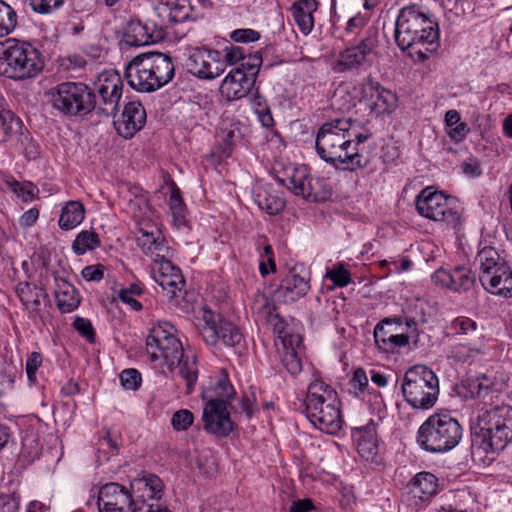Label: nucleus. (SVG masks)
I'll return each mask as SVG.
<instances>
[{
  "label": "nucleus",
  "mask_w": 512,
  "mask_h": 512,
  "mask_svg": "<svg viewBox=\"0 0 512 512\" xmlns=\"http://www.w3.org/2000/svg\"><path fill=\"white\" fill-rule=\"evenodd\" d=\"M511 442V406H496L479 414L472 429L471 455L475 462L491 464Z\"/></svg>",
  "instance_id": "f257e3e1"
},
{
  "label": "nucleus",
  "mask_w": 512,
  "mask_h": 512,
  "mask_svg": "<svg viewBox=\"0 0 512 512\" xmlns=\"http://www.w3.org/2000/svg\"><path fill=\"white\" fill-rule=\"evenodd\" d=\"M174 331V326L168 322L152 327L146 338L147 353L151 362L162 357L170 370L178 366L181 377L186 381V393L191 394L198 377L196 359L184 356L182 343L174 336Z\"/></svg>",
  "instance_id": "f03ea898"
},
{
  "label": "nucleus",
  "mask_w": 512,
  "mask_h": 512,
  "mask_svg": "<svg viewBox=\"0 0 512 512\" xmlns=\"http://www.w3.org/2000/svg\"><path fill=\"white\" fill-rule=\"evenodd\" d=\"M395 41L401 50L415 49L422 61L427 59V51L434 48L416 49L418 46L436 44L439 38L438 23L419 4L403 7L395 23Z\"/></svg>",
  "instance_id": "7ed1b4c3"
},
{
  "label": "nucleus",
  "mask_w": 512,
  "mask_h": 512,
  "mask_svg": "<svg viewBox=\"0 0 512 512\" xmlns=\"http://www.w3.org/2000/svg\"><path fill=\"white\" fill-rule=\"evenodd\" d=\"M346 119L337 118L322 124L319 128L315 147L317 154L336 168L355 171L364 168L367 161L353 146L349 149V140L346 131Z\"/></svg>",
  "instance_id": "20e7f679"
},
{
  "label": "nucleus",
  "mask_w": 512,
  "mask_h": 512,
  "mask_svg": "<svg viewBox=\"0 0 512 512\" xmlns=\"http://www.w3.org/2000/svg\"><path fill=\"white\" fill-rule=\"evenodd\" d=\"M175 75L169 54L149 51L135 56L125 69L131 88L138 92H154L168 84Z\"/></svg>",
  "instance_id": "39448f33"
},
{
  "label": "nucleus",
  "mask_w": 512,
  "mask_h": 512,
  "mask_svg": "<svg viewBox=\"0 0 512 512\" xmlns=\"http://www.w3.org/2000/svg\"><path fill=\"white\" fill-rule=\"evenodd\" d=\"M334 390L324 382L316 380L308 387L307 396L304 401L305 413L309 421L319 430L335 434L342 427L340 409L331 400Z\"/></svg>",
  "instance_id": "423d86ee"
},
{
  "label": "nucleus",
  "mask_w": 512,
  "mask_h": 512,
  "mask_svg": "<svg viewBox=\"0 0 512 512\" xmlns=\"http://www.w3.org/2000/svg\"><path fill=\"white\" fill-rule=\"evenodd\" d=\"M463 429L458 420L447 413H436L420 426L417 441L426 451L443 453L458 445Z\"/></svg>",
  "instance_id": "0eeeda50"
},
{
  "label": "nucleus",
  "mask_w": 512,
  "mask_h": 512,
  "mask_svg": "<svg viewBox=\"0 0 512 512\" xmlns=\"http://www.w3.org/2000/svg\"><path fill=\"white\" fill-rule=\"evenodd\" d=\"M0 63L1 73L14 80L30 79L43 69L39 51L27 42L6 41Z\"/></svg>",
  "instance_id": "6e6552de"
},
{
  "label": "nucleus",
  "mask_w": 512,
  "mask_h": 512,
  "mask_svg": "<svg viewBox=\"0 0 512 512\" xmlns=\"http://www.w3.org/2000/svg\"><path fill=\"white\" fill-rule=\"evenodd\" d=\"M401 388L405 400L414 408L432 407L439 394L438 378L425 365H415L408 369Z\"/></svg>",
  "instance_id": "1a4fd4ad"
},
{
  "label": "nucleus",
  "mask_w": 512,
  "mask_h": 512,
  "mask_svg": "<svg viewBox=\"0 0 512 512\" xmlns=\"http://www.w3.org/2000/svg\"><path fill=\"white\" fill-rule=\"evenodd\" d=\"M52 106L68 117H85L96 108L95 93L82 82H63L51 91Z\"/></svg>",
  "instance_id": "9d476101"
},
{
  "label": "nucleus",
  "mask_w": 512,
  "mask_h": 512,
  "mask_svg": "<svg viewBox=\"0 0 512 512\" xmlns=\"http://www.w3.org/2000/svg\"><path fill=\"white\" fill-rule=\"evenodd\" d=\"M451 199L440 191H433L426 187L416 197L417 212L428 219L441 221L453 228L461 225V214L451 206Z\"/></svg>",
  "instance_id": "9b49d317"
},
{
  "label": "nucleus",
  "mask_w": 512,
  "mask_h": 512,
  "mask_svg": "<svg viewBox=\"0 0 512 512\" xmlns=\"http://www.w3.org/2000/svg\"><path fill=\"white\" fill-rule=\"evenodd\" d=\"M199 333L208 345H215L221 340L225 345L235 347L242 341V333L234 324L216 319L214 312L207 306L201 309Z\"/></svg>",
  "instance_id": "f8f14e48"
},
{
  "label": "nucleus",
  "mask_w": 512,
  "mask_h": 512,
  "mask_svg": "<svg viewBox=\"0 0 512 512\" xmlns=\"http://www.w3.org/2000/svg\"><path fill=\"white\" fill-rule=\"evenodd\" d=\"M99 512H148V503L134 500L130 492L118 483H107L98 494Z\"/></svg>",
  "instance_id": "ddd939ff"
},
{
  "label": "nucleus",
  "mask_w": 512,
  "mask_h": 512,
  "mask_svg": "<svg viewBox=\"0 0 512 512\" xmlns=\"http://www.w3.org/2000/svg\"><path fill=\"white\" fill-rule=\"evenodd\" d=\"M285 185L295 195L313 202H324L332 195V187L327 179L307 175L302 170H296Z\"/></svg>",
  "instance_id": "4468645a"
},
{
  "label": "nucleus",
  "mask_w": 512,
  "mask_h": 512,
  "mask_svg": "<svg viewBox=\"0 0 512 512\" xmlns=\"http://www.w3.org/2000/svg\"><path fill=\"white\" fill-rule=\"evenodd\" d=\"M230 403L224 399H210L203 408L204 429L216 437H227L234 431L236 424L230 417Z\"/></svg>",
  "instance_id": "2eb2a0df"
},
{
  "label": "nucleus",
  "mask_w": 512,
  "mask_h": 512,
  "mask_svg": "<svg viewBox=\"0 0 512 512\" xmlns=\"http://www.w3.org/2000/svg\"><path fill=\"white\" fill-rule=\"evenodd\" d=\"M186 68L198 78L214 79L225 71L226 64L220 51L196 48L190 53Z\"/></svg>",
  "instance_id": "dca6fc26"
},
{
  "label": "nucleus",
  "mask_w": 512,
  "mask_h": 512,
  "mask_svg": "<svg viewBox=\"0 0 512 512\" xmlns=\"http://www.w3.org/2000/svg\"><path fill=\"white\" fill-rule=\"evenodd\" d=\"M401 318H385L374 328V341L377 348L385 353H397L409 344L408 335L400 331Z\"/></svg>",
  "instance_id": "f3484780"
},
{
  "label": "nucleus",
  "mask_w": 512,
  "mask_h": 512,
  "mask_svg": "<svg viewBox=\"0 0 512 512\" xmlns=\"http://www.w3.org/2000/svg\"><path fill=\"white\" fill-rule=\"evenodd\" d=\"M377 38L378 31L376 28L371 27L367 29L357 45L346 48L340 53L338 65L343 66L345 69H351L370 63L378 45Z\"/></svg>",
  "instance_id": "a211bd4d"
},
{
  "label": "nucleus",
  "mask_w": 512,
  "mask_h": 512,
  "mask_svg": "<svg viewBox=\"0 0 512 512\" xmlns=\"http://www.w3.org/2000/svg\"><path fill=\"white\" fill-rule=\"evenodd\" d=\"M476 260L480 267L479 281L484 289H488L487 285L494 286L497 280L500 279L498 274L507 271L509 266L498 251L491 246L482 248L478 252Z\"/></svg>",
  "instance_id": "6ab92c4d"
},
{
  "label": "nucleus",
  "mask_w": 512,
  "mask_h": 512,
  "mask_svg": "<svg viewBox=\"0 0 512 512\" xmlns=\"http://www.w3.org/2000/svg\"><path fill=\"white\" fill-rule=\"evenodd\" d=\"M432 281L440 287L461 292L471 289L475 284L476 278L469 268L456 266L450 271L445 269L436 270L432 275Z\"/></svg>",
  "instance_id": "aec40b11"
},
{
  "label": "nucleus",
  "mask_w": 512,
  "mask_h": 512,
  "mask_svg": "<svg viewBox=\"0 0 512 512\" xmlns=\"http://www.w3.org/2000/svg\"><path fill=\"white\" fill-rule=\"evenodd\" d=\"M362 99L369 100V107L376 115L389 114L396 105V95L379 83L367 79L361 85Z\"/></svg>",
  "instance_id": "412c9836"
},
{
  "label": "nucleus",
  "mask_w": 512,
  "mask_h": 512,
  "mask_svg": "<svg viewBox=\"0 0 512 512\" xmlns=\"http://www.w3.org/2000/svg\"><path fill=\"white\" fill-rule=\"evenodd\" d=\"M146 122V112L140 102H128L125 104L119 119L114 121V126L122 137L128 139L139 131Z\"/></svg>",
  "instance_id": "4be33fe9"
},
{
  "label": "nucleus",
  "mask_w": 512,
  "mask_h": 512,
  "mask_svg": "<svg viewBox=\"0 0 512 512\" xmlns=\"http://www.w3.org/2000/svg\"><path fill=\"white\" fill-rule=\"evenodd\" d=\"M123 82L118 75L106 78L99 87L102 103L97 105L95 111L98 115L115 116L122 96Z\"/></svg>",
  "instance_id": "5701e85b"
},
{
  "label": "nucleus",
  "mask_w": 512,
  "mask_h": 512,
  "mask_svg": "<svg viewBox=\"0 0 512 512\" xmlns=\"http://www.w3.org/2000/svg\"><path fill=\"white\" fill-rule=\"evenodd\" d=\"M308 281L296 272V268L289 270L280 285L274 291V297L284 303H292L305 296L309 290Z\"/></svg>",
  "instance_id": "b1692460"
},
{
  "label": "nucleus",
  "mask_w": 512,
  "mask_h": 512,
  "mask_svg": "<svg viewBox=\"0 0 512 512\" xmlns=\"http://www.w3.org/2000/svg\"><path fill=\"white\" fill-rule=\"evenodd\" d=\"M255 81L242 72L233 68L220 85L221 95L228 101L245 97L252 89Z\"/></svg>",
  "instance_id": "393cba45"
},
{
  "label": "nucleus",
  "mask_w": 512,
  "mask_h": 512,
  "mask_svg": "<svg viewBox=\"0 0 512 512\" xmlns=\"http://www.w3.org/2000/svg\"><path fill=\"white\" fill-rule=\"evenodd\" d=\"M150 30V23L143 24L139 20L131 21L128 25V31L124 34L125 44L139 47L163 40V33L160 30H156L154 34H149Z\"/></svg>",
  "instance_id": "a878e982"
},
{
  "label": "nucleus",
  "mask_w": 512,
  "mask_h": 512,
  "mask_svg": "<svg viewBox=\"0 0 512 512\" xmlns=\"http://www.w3.org/2000/svg\"><path fill=\"white\" fill-rule=\"evenodd\" d=\"M457 336L464 337L463 340L473 342L472 352H483L485 349L482 330L478 328L477 323L467 317L456 318L452 323Z\"/></svg>",
  "instance_id": "bb28decb"
},
{
  "label": "nucleus",
  "mask_w": 512,
  "mask_h": 512,
  "mask_svg": "<svg viewBox=\"0 0 512 512\" xmlns=\"http://www.w3.org/2000/svg\"><path fill=\"white\" fill-rule=\"evenodd\" d=\"M318 9L317 0L296 1L291 12L300 31L307 35L314 27L313 13Z\"/></svg>",
  "instance_id": "cd10ccee"
},
{
  "label": "nucleus",
  "mask_w": 512,
  "mask_h": 512,
  "mask_svg": "<svg viewBox=\"0 0 512 512\" xmlns=\"http://www.w3.org/2000/svg\"><path fill=\"white\" fill-rule=\"evenodd\" d=\"M408 487L414 497L425 501L436 494L437 478L430 472H420L410 480Z\"/></svg>",
  "instance_id": "c85d7f7f"
},
{
  "label": "nucleus",
  "mask_w": 512,
  "mask_h": 512,
  "mask_svg": "<svg viewBox=\"0 0 512 512\" xmlns=\"http://www.w3.org/2000/svg\"><path fill=\"white\" fill-rule=\"evenodd\" d=\"M23 128L22 120L12 111L0 110V144H12Z\"/></svg>",
  "instance_id": "c756f323"
},
{
  "label": "nucleus",
  "mask_w": 512,
  "mask_h": 512,
  "mask_svg": "<svg viewBox=\"0 0 512 512\" xmlns=\"http://www.w3.org/2000/svg\"><path fill=\"white\" fill-rule=\"evenodd\" d=\"M282 342V364L291 375L296 376L302 370V361L298 356L296 348L293 347V343L296 342L298 347L301 343V338L299 335L284 336Z\"/></svg>",
  "instance_id": "7c9ffc66"
},
{
  "label": "nucleus",
  "mask_w": 512,
  "mask_h": 512,
  "mask_svg": "<svg viewBox=\"0 0 512 512\" xmlns=\"http://www.w3.org/2000/svg\"><path fill=\"white\" fill-rule=\"evenodd\" d=\"M15 292L25 308L31 312L38 311L41 297L47 296L42 288L30 282H19Z\"/></svg>",
  "instance_id": "2f4dec72"
},
{
  "label": "nucleus",
  "mask_w": 512,
  "mask_h": 512,
  "mask_svg": "<svg viewBox=\"0 0 512 512\" xmlns=\"http://www.w3.org/2000/svg\"><path fill=\"white\" fill-rule=\"evenodd\" d=\"M55 301L62 313L72 312L80 304L76 289L64 280L58 283V289L55 291Z\"/></svg>",
  "instance_id": "473e14b6"
},
{
  "label": "nucleus",
  "mask_w": 512,
  "mask_h": 512,
  "mask_svg": "<svg viewBox=\"0 0 512 512\" xmlns=\"http://www.w3.org/2000/svg\"><path fill=\"white\" fill-rule=\"evenodd\" d=\"M85 208L79 201H69L61 211L59 226L63 230H70L78 226L84 219Z\"/></svg>",
  "instance_id": "72a5a7b5"
},
{
  "label": "nucleus",
  "mask_w": 512,
  "mask_h": 512,
  "mask_svg": "<svg viewBox=\"0 0 512 512\" xmlns=\"http://www.w3.org/2000/svg\"><path fill=\"white\" fill-rule=\"evenodd\" d=\"M257 206L269 215H277L285 208V201L280 196L264 188H258L254 194Z\"/></svg>",
  "instance_id": "f704fd0d"
},
{
  "label": "nucleus",
  "mask_w": 512,
  "mask_h": 512,
  "mask_svg": "<svg viewBox=\"0 0 512 512\" xmlns=\"http://www.w3.org/2000/svg\"><path fill=\"white\" fill-rule=\"evenodd\" d=\"M136 242L145 254L151 256L155 255V258L160 257L161 252L165 249L164 238L161 237L159 232L156 236L152 232L140 229L136 236Z\"/></svg>",
  "instance_id": "c9c22d12"
},
{
  "label": "nucleus",
  "mask_w": 512,
  "mask_h": 512,
  "mask_svg": "<svg viewBox=\"0 0 512 512\" xmlns=\"http://www.w3.org/2000/svg\"><path fill=\"white\" fill-rule=\"evenodd\" d=\"M101 244L99 236L94 231H81L72 244V249L77 255H83L87 251L94 250Z\"/></svg>",
  "instance_id": "e433bc0d"
},
{
  "label": "nucleus",
  "mask_w": 512,
  "mask_h": 512,
  "mask_svg": "<svg viewBox=\"0 0 512 512\" xmlns=\"http://www.w3.org/2000/svg\"><path fill=\"white\" fill-rule=\"evenodd\" d=\"M154 278L163 290L167 291L170 299L178 298L185 287L183 275L154 276Z\"/></svg>",
  "instance_id": "4c0bfd02"
},
{
  "label": "nucleus",
  "mask_w": 512,
  "mask_h": 512,
  "mask_svg": "<svg viewBox=\"0 0 512 512\" xmlns=\"http://www.w3.org/2000/svg\"><path fill=\"white\" fill-rule=\"evenodd\" d=\"M12 144L20 148L28 160L37 159L40 155L39 145L30 137V133L25 127L19 133V138H15Z\"/></svg>",
  "instance_id": "58836bf2"
},
{
  "label": "nucleus",
  "mask_w": 512,
  "mask_h": 512,
  "mask_svg": "<svg viewBox=\"0 0 512 512\" xmlns=\"http://www.w3.org/2000/svg\"><path fill=\"white\" fill-rule=\"evenodd\" d=\"M16 25V11L9 4L0 0V37L9 35Z\"/></svg>",
  "instance_id": "ea45409f"
},
{
  "label": "nucleus",
  "mask_w": 512,
  "mask_h": 512,
  "mask_svg": "<svg viewBox=\"0 0 512 512\" xmlns=\"http://www.w3.org/2000/svg\"><path fill=\"white\" fill-rule=\"evenodd\" d=\"M500 279L497 280L494 286H488L486 289L492 294L503 296L505 298H512V270L510 266L507 267V271L499 273Z\"/></svg>",
  "instance_id": "a19ab883"
},
{
  "label": "nucleus",
  "mask_w": 512,
  "mask_h": 512,
  "mask_svg": "<svg viewBox=\"0 0 512 512\" xmlns=\"http://www.w3.org/2000/svg\"><path fill=\"white\" fill-rule=\"evenodd\" d=\"M5 183L8 188L18 197H20L24 202L32 200L35 196V192L38 191L31 182L20 183L12 177L7 178Z\"/></svg>",
  "instance_id": "79ce46f5"
},
{
  "label": "nucleus",
  "mask_w": 512,
  "mask_h": 512,
  "mask_svg": "<svg viewBox=\"0 0 512 512\" xmlns=\"http://www.w3.org/2000/svg\"><path fill=\"white\" fill-rule=\"evenodd\" d=\"M143 292L142 286L139 283H132L128 288H122L118 292L119 299L129 305L134 311H140L142 305L134 297L141 295Z\"/></svg>",
  "instance_id": "37998d69"
},
{
  "label": "nucleus",
  "mask_w": 512,
  "mask_h": 512,
  "mask_svg": "<svg viewBox=\"0 0 512 512\" xmlns=\"http://www.w3.org/2000/svg\"><path fill=\"white\" fill-rule=\"evenodd\" d=\"M262 64V56L258 53L249 55L248 57L243 56L241 60V66L236 67L235 69L242 70L246 76L250 78H254L256 81V77L259 73L260 66Z\"/></svg>",
  "instance_id": "c03bdc74"
},
{
  "label": "nucleus",
  "mask_w": 512,
  "mask_h": 512,
  "mask_svg": "<svg viewBox=\"0 0 512 512\" xmlns=\"http://www.w3.org/2000/svg\"><path fill=\"white\" fill-rule=\"evenodd\" d=\"M137 484L149 490L148 496L150 498H161L164 485L158 476L154 474L145 475L137 481Z\"/></svg>",
  "instance_id": "a18cd8bd"
},
{
  "label": "nucleus",
  "mask_w": 512,
  "mask_h": 512,
  "mask_svg": "<svg viewBox=\"0 0 512 512\" xmlns=\"http://www.w3.org/2000/svg\"><path fill=\"white\" fill-rule=\"evenodd\" d=\"M169 205H170V209L172 211L174 220L179 224L184 223L186 208H185V204L179 194L178 188H174L172 190L171 195H170Z\"/></svg>",
  "instance_id": "49530a36"
},
{
  "label": "nucleus",
  "mask_w": 512,
  "mask_h": 512,
  "mask_svg": "<svg viewBox=\"0 0 512 512\" xmlns=\"http://www.w3.org/2000/svg\"><path fill=\"white\" fill-rule=\"evenodd\" d=\"M346 123V131L347 139L349 140V149L353 146L355 149H358V145L364 143L368 139V135H364L359 131L360 124L351 118H345Z\"/></svg>",
  "instance_id": "de8ad7c7"
},
{
  "label": "nucleus",
  "mask_w": 512,
  "mask_h": 512,
  "mask_svg": "<svg viewBox=\"0 0 512 512\" xmlns=\"http://www.w3.org/2000/svg\"><path fill=\"white\" fill-rule=\"evenodd\" d=\"M194 421V415L187 409L176 411L171 418V424L176 431H186Z\"/></svg>",
  "instance_id": "09e8293b"
},
{
  "label": "nucleus",
  "mask_w": 512,
  "mask_h": 512,
  "mask_svg": "<svg viewBox=\"0 0 512 512\" xmlns=\"http://www.w3.org/2000/svg\"><path fill=\"white\" fill-rule=\"evenodd\" d=\"M214 399H224L229 403V400L234 398L236 392L231 385L229 379L227 378V375H224L221 379H219L214 388Z\"/></svg>",
  "instance_id": "8fccbe9b"
},
{
  "label": "nucleus",
  "mask_w": 512,
  "mask_h": 512,
  "mask_svg": "<svg viewBox=\"0 0 512 512\" xmlns=\"http://www.w3.org/2000/svg\"><path fill=\"white\" fill-rule=\"evenodd\" d=\"M325 276L338 287H345L351 282L350 273L342 264H339L332 270H328Z\"/></svg>",
  "instance_id": "3c124183"
},
{
  "label": "nucleus",
  "mask_w": 512,
  "mask_h": 512,
  "mask_svg": "<svg viewBox=\"0 0 512 512\" xmlns=\"http://www.w3.org/2000/svg\"><path fill=\"white\" fill-rule=\"evenodd\" d=\"M463 343L455 346L452 350V357L457 361L466 362L471 358L476 357L482 352H472L471 348L473 347V342L468 340H463Z\"/></svg>",
  "instance_id": "603ef678"
},
{
  "label": "nucleus",
  "mask_w": 512,
  "mask_h": 512,
  "mask_svg": "<svg viewBox=\"0 0 512 512\" xmlns=\"http://www.w3.org/2000/svg\"><path fill=\"white\" fill-rule=\"evenodd\" d=\"M120 381L125 389L137 390L141 385V374L133 368L123 370Z\"/></svg>",
  "instance_id": "864d4df0"
},
{
  "label": "nucleus",
  "mask_w": 512,
  "mask_h": 512,
  "mask_svg": "<svg viewBox=\"0 0 512 512\" xmlns=\"http://www.w3.org/2000/svg\"><path fill=\"white\" fill-rule=\"evenodd\" d=\"M158 263L157 271L154 270V276L182 275L181 270L170 260L165 259L164 255L154 259Z\"/></svg>",
  "instance_id": "5fc2aeb1"
},
{
  "label": "nucleus",
  "mask_w": 512,
  "mask_h": 512,
  "mask_svg": "<svg viewBox=\"0 0 512 512\" xmlns=\"http://www.w3.org/2000/svg\"><path fill=\"white\" fill-rule=\"evenodd\" d=\"M358 452L360 455L367 460L373 459L377 453H378V446L376 443V440H374L372 437L366 438L363 436L358 441Z\"/></svg>",
  "instance_id": "6e6d98bb"
},
{
  "label": "nucleus",
  "mask_w": 512,
  "mask_h": 512,
  "mask_svg": "<svg viewBox=\"0 0 512 512\" xmlns=\"http://www.w3.org/2000/svg\"><path fill=\"white\" fill-rule=\"evenodd\" d=\"M63 2L64 0H30V5L35 12L48 14L60 7Z\"/></svg>",
  "instance_id": "4d7b16f0"
},
{
  "label": "nucleus",
  "mask_w": 512,
  "mask_h": 512,
  "mask_svg": "<svg viewBox=\"0 0 512 512\" xmlns=\"http://www.w3.org/2000/svg\"><path fill=\"white\" fill-rule=\"evenodd\" d=\"M73 326L89 342L94 341L95 332L90 320L77 316L74 320Z\"/></svg>",
  "instance_id": "13d9d810"
},
{
  "label": "nucleus",
  "mask_w": 512,
  "mask_h": 512,
  "mask_svg": "<svg viewBox=\"0 0 512 512\" xmlns=\"http://www.w3.org/2000/svg\"><path fill=\"white\" fill-rule=\"evenodd\" d=\"M42 363V356L39 352H32L26 360V373L30 382L36 381V371Z\"/></svg>",
  "instance_id": "bf43d9fd"
},
{
  "label": "nucleus",
  "mask_w": 512,
  "mask_h": 512,
  "mask_svg": "<svg viewBox=\"0 0 512 512\" xmlns=\"http://www.w3.org/2000/svg\"><path fill=\"white\" fill-rule=\"evenodd\" d=\"M191 7L175 4L168 13V20L172 23H182L190 16Z\"/></svg>",
  "instance_id": "052dcab7"
},
{
  "label": "nucleus",
  "mask_w": 512,
  "mask_h": 512,
  "mask_svg": "<svg viewBox=\"0 0 512 512\" xmlns=\"http://www.w3.org/2000/svg\"><path fill=\"white\" fill-rule=\"evenodd\" d=\"M231 38L235 42L249 43L257 41L260 34L253 29H237L231 33Z\"/></svg>",
  "instance_id": "680f3d73"
},
{
  "label": "nucleus",
  "mask_w": 512,
  "mask_h": 512,
  "mask_svg": "<svg viewBox=\"0 0 512 512\" xmlns=\"http://www.w3.org/2000/svg\"><path fill=\"white\" fill-rule=\"evenodd\" d=\"M98 445L99 450L102 449L103 451L112 455L118 453V442L112 438L109 430H106L104 436L99 439Z\"/></svg>",
  "instance_id": "e2e57ef3"
},
{
  "label": "nucleus",
  "mask_w": 512,
  "mask_h": 512,
  "mask_svg": "<svg viewBox=\"0 0 512 512\" xmlns=\"http://www.w3.org/2000/svg\"><path fill=\"white\" fill-rule=\"evenodd\" d=\"M82 276L87 281H100L104 277V266L101 264L86 266L82 270Z\"/></svg>",
  "instance_id": "0e129e2a"
},
{
  "label": "nucleus",
  "mask_w": 512,
  "mask_h": 512,
  "mask_svg": "<svg viewBox=\"0 0 512 512\" xmlns=\"http://www.w3.org/2000/svg\"><path fill=\"white\" fill-rule=\"evenodd\" d=\"M224 52L225 54L222 55V59L225 61L226 66L236 64L241 61L244 56L242 48L237 46L226 47Z\"/></svg>",
  "instance_id": "69168bd1"
},
{
  "label": "nucleus",
  "mask_w": 512,
  "mask_h": 512,
  "mask_svg": "<svg viewBox=\"0 0 512 512\" xmlns=\"http://www.w3.org/2000/svg\"><path fill=\"white\" fill-rule=\"evenodd\" d=\"M351 382L355 388H357L360 392H363L368 386V377L365 371L362 368H357L354 371Z\"/></svg>",
  "instance_id": "338daca9"
},
{
  "label": "nucleus",
  "mask_w": 512,
  "mask_h": 512,
  "mask_svg": "<svg viewBox=\"0 0 512 512\" xmlns=\"http://www.w3.org/2000/svg\"><path fill=\"white\" fill-rule=\"evenodd\" d=\"M313 509V503L310 499L294 501L289 512H310Z\"/></svg>",
  "instance_id": "774afa93"
}]
</instances>
